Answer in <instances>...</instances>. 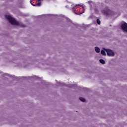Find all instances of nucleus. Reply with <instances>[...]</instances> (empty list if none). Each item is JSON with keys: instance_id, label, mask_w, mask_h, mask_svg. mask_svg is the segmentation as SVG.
Listing matches in <instances>:
<instances>
[{"instance_id": "obj_1", "label": "nucleus", "mask_w": 127, "mask_h": 127, "mask_svg": "<svg viewBox=\"0 0 127 127\" xmlns=\"http://www.w3.org/2000/svg\"><path fill=\"white\" fill-rule=\"evenodd\" d=\"M5 18H6L7 20L9 21L12 25H15L16 26H20V27H22L24 28L26 27L25 25L22 24V23L19 22L17 21L14 18L11 17L10 15H6L5 16Z\"/></svg>"}, {"instance_id": "obj_2", "label": "nucleus", "mask_w": 127, "mask_h": 127, "mask_svg": "<svg viewBox=\"0 0 127 127\" xmlns=\"http://www.w3.org/2000/svg\"><path fill=\"white\" fill-rule=\"evenodd\" d=\"M103 49L107 53V55H108V56H109V57H114V56H115V52H114L113 50H112L109 49H107L106 48H103Z\"/></svg>"}, {"instance_id": "obj_3", "label": "nucleus", "mask_w": 127, "mask_h": 127, "mask_svg": "<svg viewBox=\"0 0 127 127\" xmlns=\"http://www.w3.org/2000/svg\"><path fill=\"white\" fill-rule=\"evenodd\" d=\"M102 12L104 13V15H106L107 16L113 15V11L110 9H105L103 10Z\"/></svg>"}, {"instance_id": "obj_4", "label": "nucleus", "mask_w": 127, "mask_h": 127, "mask_svg": "<svg viewBox=\"0 0 127 127\" xmlns=\"http://www.w3.org/2000/svg\"><path fill=\"white\" fill-rule=\"evenodd\" d=\"M121 28L125 32H127V23L124 22L121 24Z\"/></svg>"}, {"instance_id": "obj_5", "label": "nucleus", "mask_w": 127, "mask_h": 127, "mask_svg": "<svg viewBox=\"0 0 127 127\" xmlns=\"http://www.w3.org/2000/svg\"><path fill=\"white\" fill-rule=\"evenodd\" d=\"M101 54L102 55H103V56H106L107 55V54H106V51L104 49L101 51Z\"/></svg>"}, {"instance_id": "obj_6", "label": "nucleus", "mask_w": 127, "mask_h": 127, "mask_svg": "<svg viewBox=\"0 0 127 127\" xmlns=\"http://www.w3.org/2000/svg\"><path fill=\"white\" fill-rule=\"evenodd\" d=\"M65 84L63 83L58 82L57 83V86H59V87H63Z\"/></svg>"}, {"instance_id": "obj_7", "label": "nucleus", "mask_w": 127, "mask_h": 127, "mask_svg": "<svg viewBox=\"0 0 127 127\" xmlns=\"http://www.w3.org/2000/svg\"><path fill=\"white\" fill-rule=\"evenodd\" d=\"M95 52H96V53H100V48H99L98 47H95Z\"/></svg>"}, {"instance_id": "obj_8", "label": "nucleus", "mask_w": 127, "mask_h": 127, "mask_svg": "<svg viewBox=\"0 0 127 127\" xmlns=\"http://www.w3.org/2000/svg\"><path fill=\"white\" fill-rule=\"evenodd\" d=\"M99 62L101 63V64H106V62H105V60L103 59H100L99 60Z\"/></svg>"}, {"instance_id": "obj_9", "label": "nucleus", "mask_w": 127, "mask_h": 127, "mask_svg": "<svg viewBox=\"0 0 127 127\" xmlns=\"http://www.w3.org/2000/svg\"><path fill=\"white\" fill-rule=\"evenodd\" d=\"M79 100L81 102H83V103L86 102V99L83 97H79Z\"/></svg>"}, {"instance_id": "obj_10", "label": "nucleus", "mask_w": 127, "mask_h": 127, "mask_svg": "<svg viewBox=\"0 0 127 127\" xmlns=\"http://www.w3.org/2000/svg\"><path fill=\"white\" fill-rule=\"evenodd\" d=\"M96 22L97 23V24H101V21H100V19H96Z\"/></svg>"}, {"instance_id": "obj_11", "label": "nucleus", "mask_w": 127, "mask_h": 127, "mask_svg": "<svg viewBox=\"0 0 127 127\" xmlns=\"http://www.w3.org/2000/svg\"><path fill=\"white\" fill-rule=\"evenodd\" d=\"M36 5H38V6H40V5H41V2H38Z\"/></svg>"}, {"instance_id": "obj_12", "label": "nucleus", "mask_w": 127, "mask_h": 127, "mask_svg": "<svg viewBox=\"0 0 127 127\" xmlns=\"http://www.w3.org/2000/svg\"><path fill=\"white\" fill-rule=\"evenodd\" d=\"M67 21H69V22H72V20H71L70 19H69L68 18H66Z\"/></svg>"}, {"instance_id": "obj_13", "label": "nucleus", "mask_w": 127, "mask_h": 127, "mask_svg": "<svg viewBox=\"0 0 127 127\" xmlns=\"http://www.w3.org/2000/svg\"><path fill=\"white\" fill-rule=\"evenodd\" d=\"M32 2L31 1V0H30V3L32 4V5H33V6H36V5L34 4L33 3H32Z\"/></svg>"}, {"instance_id": "obj_14", "label": "nucleus", "mask_w": 127, "mask_h": 127, "mask_svg": "<svg viewBox=\"0 0 127 127\" xmlns=\"http://www.w3.org/2000/svg\"><path fill=\"white\" fill-rule=\"evenodd\" d=\"M80 6H82V8H83V9H85V7H84V6L80 5Z\"/></svg>"}, {"instance_id": "obj_15", "label": "nucleus", "mask_w": 127, "mask_h": 127, "mask_svg": "<svg viewBox=\"0 0 127 127\" xmlns=\"http://www.w3.org/2000/svg\"><path fill=\"white\" fill-rule=\"evenodd\" d=\"M19 2L20 3H21V2H22V0H20Z\"/></svg>"}, {"instance_id": "obj_16", "label": "nucleus", "mask_w": 127, "mask_h": 127, "mask_svg": "<svg viewBox=\"0 0 127 127\" xmlns=\"http://www.w3.org/2000/svg\"><path fill=\"white\" fill-rule=\"evenodd\" d=\"M34 78H38L37 76H34Z\"/></svg>"}, {"instance_id": "obj_17", "label": "nucleus", "mask_w": 127, "mask_h": 127, "mask_svg": "<svg viewBox=\"0 0 127 127\" xmlns=\"http://www.w3.org/2000/svg\"><path fill=\"white\" fill-rule=\"evenodd\" d=\"M38 1H41V0H37Z\"/></svg>"}, {"instance_id": "obj_18", "label": "nucleus", "mask_w": 127, "mask_h": 127, "mask_svg": "<svg viewBox=\"0 0 127 127\" xmlns=\"http://www.w3.org/2000/svg\"><path fill=\"white\" fill-rule=\"evenodd\" d=\"M43 0H41V1H42Z\"/></svg>"}]
</instances>
